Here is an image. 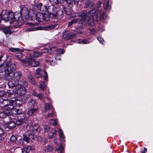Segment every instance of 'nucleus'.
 <instances>
[{"label":"nucleus","mask_w":153,"mask_h":153,"mask_svg":"<svg viewBox=\"0 0 153 153\" xmlns=\"http://www.w3.org/2000/svg\"><path fill=\"white\" fill-rule=\"evenodd\" d=\"M22 15L23 18L25 19L29 18V13L27 8H23L21 9L20 13L15 12L14 14L13 12H9V17L10 23L16 22L18 23V25L21 26L24 22V19H22Z\"/></svg>","instance_id":"nucleus-1"},{"label":"nucleus","mask_w":153,"mask_h":153,"mask_svg":"<svg viewBox=\"0 0 153 153\" xmlns=\"http://www.w3.org/2000/svg\"><path fill=\"white\" fill-rule=\"evenodd\" d=\"M91 13V11H89L87 13L85 11H82L79 13H77L76 14V16H79L80 18H74V23L77 24H84L86 26H93L94 25V19L89 14Z\"/></svg>","instance_id":"nucleus-2"},{"label":"nucleus","mask_w":153,"mask_h":153,"mask_svg":"<svg viewBox=\"0 0 153 153\" xmlns=\"http://www.w3.org/2000/svg\"><path fill=\"white\" fill-rule=\"evenodd\" d=\"M33 7L34 11H40L42 12L41 13L43 14L46 13V12L52 13L53 18H55L57 17V14H56L57 9L56 7H54L53 5H50L47 8L46 6H43L42 4L40 3L38 4H35L33 5Z\"/></svg>","instance_id":"nucleus-3"},{"label":"nucleus","mask_w":153,"mask_h":153,"mask_svg":"<svg viewBox=\"0 0 153 153\" xmlns=\"http://www.w3.org/2000/svg\"><path fill=\"white\" fill-rule=\"evenodd\" d=\"M22 76V74L19 71L12 73L10 76L6 77L3 76L2 78L5 80H8V85L10 88L14 87L19 83V80Z\"/></svg>","instance_id":"nucleus-4"},{"label":"nucleus","mask_w":153,"mask_h":153,"mask_svg":"<svg viewBox=\"0 0 153 153\" xmlns=\"http://www.w3.org/2000/svg\"><path fill=\"white\" fill-rule=\"evenodd\" d=\"M16 68V66L14 64L10 63L8 64L4 63L1 65L0 67V69L4 71L5 74L4 76H6V77L11 74Z\"/></svg>","instance_id":"nucleus-5"},{"label":"nucleus","mask_w":153,"mask_h":153,"mask_svg":"<svg viewBox=\"0 0 153 153\" xmlns=\"http://www.w3.org/2000/svg\"><path fill=\"white\" fill-rule=\"evenodd\" d=\"M27 24L30 25V27L27 28L26 30L28 31H35L37 30H44L49 31L54 29L56 27V24H50L48 26L46 27H35L33 25H32L31 23L27 22Z\"/></svg>","instance_id":"nucleus-6"},{"label":"nucleus","mask_w":153,"mask_h":153,"mask_svg":"<svg viewBox=\"0 0 153 153\" xmlns=\"http://www.w3.org/2000/svg\"><path fill=\"white\" fill-rule=\"evenodd\" d=\"M20 60L23 65H30L32 66L36 67L39 65V62L35 58H34L32 55H30L29 58L27 59V61L22 59H21Z\"/></svg>","instance_id":"nucleus-7"},{"label":"nucleus","mask_w":153,"mask_h":153,"mask_svg":"<svg viewBox=\"0 0 153 153\" xmlns=\"http://www.w3.org/2000/svg\"><path fill=\"white\" fill-rule=\"evenodd\" d=\"M17 86L18 88L16 90L14 91L13 90V88H11L9 91H7V94H9V96L10 95H13L14 94L15 96L22 97L26 93V91L19 87V86H16L15 87Z\"/></svg>","instance_id":"nucleus-8"},{"label":"nucleus","mask_w":153,"mask_h":153,"mask_svg":"<svg viewBox=\"0 0 153 153\" xmlns=\"http://www.w3.org/2000/svg\"><path fill=\"white\" fill-rule=\"evenodd\" d=\"M102 2L100 1H99L97 3V8L96 9H93L92 10H90L89 11H91V13L89 14L91 16L94 20H97V18L98 16V14L97 12H100L101 9L100 8Z\"/></svg>","instance_id":"nucleus-9"},{"label":"nucleus","mask_w":153,"mask_h":153,"mask_svg":"<svg viewBox=\"0 0 153 153\" xmlns=\"http://www.w3.org/2000/svg\"><path fill=\"white\" fill-rule=\"evenodd\" d=\"M44 129L45 132L47 133L48 138H53L56 136V131L53 128H50L48 126H45Z\"/></svg>","instance_id":"nucleus-10"},{"label":"nucleus","mask_w":153,"mask_h":153,"mask_svg":"<svg viewBox=\"0 0 153 153\" xmlns=\"http://www.w3.org/2000/svg\"><path fill=\"white\" fill-rule=\"evenodd\" d=\"M30 18H29L27 20L31 19L32 21H34L36 19L38 22H42L43 20V14L41 12H37L36 14L35 13H33L32 15H30Z\"/></svg>","instance_id":"nucleus-11"},{"label":"nucleus","mask_w":153,"mask_h":153,"mask_svg":"<svg viewBox=\"0 0 153 153\" xmlns=\"http://www.w3.org/2000/svg\"><path fill=\"white\" fill-rule=\"evenodd\" d=\"M56 14H57V17L56 18H54L53 17L52 13H45L43 14V20L45 21H49V19L50 18L53 19H57L60 18V16L59 14L61 16L62 14V12L61 11H59L58 12H57V9L56 10Z\"/></svg>","instance_id":"nucleus-12"},{"label":"nucleus","mask_w":153,"mask_h":153,"mask_svg":"<svg viewBox=\"0 0 153 153\" xmlns=\"http://www.w3.org/2000/svg\"><path fill=\"white\" fill-rule=\"evenodd\" d=\"M9 106V109L7 110V108L5 107V108L3 109L2 111H0V118H4L10 114L12 109V107L10 105Z\"/></svg>","instance_id":"nucleus-13"},{"label":"nucleus","mask_w":153,"mask_h":153,"mask_svg":"<svg viewBox=\"0 0 153 153\" xmlns=\"http://www.w3.org/2000/svg\"><path fill=\"white\" fill-rule=\"evenodd\" d=\"M0 105L2 107L3 109L6 107L7 110L9 109V107H10L9 105L12 106V109L13 108V102H11L10 100H4L1 101Z\"/></svg>","instance_id":"nucleus-14"},{"label":"nucleus","mask_w":153,"mask_h":153,"mask_svg":"<svg viewBox=\"0 0 153 153\" xmlns=\"http://www.w3.org/2000/svg\"><path fill=\"white\" fill-rule=\"evenodd\" d=\"M48 50H50L49 52H51L50 53H54V51H55L56 52L55 54L57 56L60 54H63L64 53L63 49H57L55 47H51L49 48V49H48Z\"/></svg>","instance_id":"nucleus-15"},{"label":"nucleus","mask_w":153,"mask_h":153,"mask_svg":"<svg viewBox=\"0 0 153 153\" xmlns=\"http://www.w3.org/2000/svg\"><path fill=\"white\" fill-rule=\"evenodd\" d=\"M41 131L39 126L38 124H34L30 127L29 131L35 134H38Z\"/></svg>","instance_id":"nucleus-16"},{"label":"nucleus","mask_w":153,"mask_h":153,"mask_svg":"<svg viewBox=\"0 0 153 153\" xmlns=\"http://www.w3.org/2000/svg\"><path fill=\"white\" fill-rule=\"evenodd\" d=\"M50 51V50H48V49L45 48L43 51L42 52H35L33 53V54H30V55H33L34 58H35V57H38L42 55L44 53H50L51 52H49Z\"/></svg>","instance_id":"nucleus-17"},{"label":"nucleus","mask_w":153,"mask_h":153,"mask_svg":"<svg viewBox=\"0 0 153 153\" xmlns=\"http://www.w3.org/2000/svg\"><path fill=\"white\" fill-rule=\"evenodd\" d=\"M0 19L1 18L6 21H9V12L6 10H3L2 12L1 16L0 15Z\"/></svg>","instance_id":"nucleus-18"},{"label":"nucleus","mask_w":153,"mask_h":153,"mask_svg":"<svg viewBox=\"0 0 153 153\" xmlns=\"http://www.w3.org/2000/svg\"><path fill=\"white\" fill-rule=\"evenodd\" d=\"M74 36V33H68L65 31L63 33L62 38L66 39H71Z\"/></svg>","instance_id":"nucleus-19"},{"label":"nucleus","mask_w":153,"mask_h":153,"mask_svg":"<svg viewBox=\"0 0 153 153\" xmlns=\"http://www.w3.org/2000/svg\"><path fill=\"white\" fill-rule=\"evenodd\" d=\"M44 112L45 113L47 111L49 110H51V111H54V109L52 106L51 105H49L48 103H46L44 105Z\"/></svg>","instance_id":"nucleus-20"},{"label":"nucleus","mask_w":153,"mask_h":153,"mask_svg":"<svg viewBox=\"0 0 153 153\" xmlns=\"http://www.w3.org/2000/svg\"><path fill=\"white\" fill-rule=\"evenodd\" d=\"M17 85L19 86L20 87L22 88L26 91V88L27 87V83L25 80H22L20 82V84L19 83Z\"/></svg>","instance_id":"nucleus-21"},{"label":"nucleus","mask_w":153,"mask_h":153,"mask_svg":"<svg viewBox=\"0 0 153 153\" xmlns=\"http://www.w3.org/2000/svg\"><path fill=\"white\" fill-rule=\"evenodd\" d=\"M53 149V146L51 144H48L46 146L44 149V151L45 152H51Z\"/></svg>","instance_id":"nucleus-22"},{"label":"nucleus","mask_w":153,"mask_h":153,"mask_svg":"<svg viewBox=\"0 0 153 153\" xmlns=\"http://www.w3.org/2000/svg\"><path fill=\"white\" fill-rule=\"evenodd\" d=\"M31 151V148L30 146H27L22 149V153H29Z\"/></svg>","instance_id":"nucleus-23"},{"label":"nucleus","mask_w":153,"mask_h":153,"mask_svg":"<svg viewBox=\"0 0 153 153\" xmlns=\"http://www.w3.org/2000/svg\"><path fill=\"white\" fill-rule=\"evenodd\" d=\"M33 95L39 98L40 100L43 99L44 97L43 94L42 93L37 94L36 92L34 91L33 93Z\"/></svg>","instance_id":"nucleus-24"},{"label":"nucleus","mask_w":153,"mask_h":153,"mask_svg":"<svg viewBox=\"0 0 153 153\" xmlns=\"http://www.w3.org/2000/svg\"><path fill=\"white\" fill-rule=\"evenodd\" d=\"M52 56L50 55L48 56L47 58L46 59V61L48 62H50V64L52 65H54L56 64V62L53 61V60H52L51 58L52 57Z\"/></svg>","instance_id":"nucleus-25"},{"label":"nucleus","mask_w":153,"mask_h":153,"mask_svg":"<svg viewBox=\"0 0 153 153\" xmlns=\"http://www.w3.org/2000/svg\"><path fill=\"white\" fill-rule=\"evenodd\" d=\"M3 32L5 34H10L12 33L9 27H4L2 28Z\"/></svg>","instance_id":"nucleus-26"},{"label":"nucleus","mask_w":153,"mask_h":153,"mask_svg":"<svg viewBox=\"0 0 153 153\" xmlns=\"http://www.w3.org/2000/svg\"><path fill=\"white\" fill-rule=\"evenodd\" d=\"M9 50L11 52H22L24 51L23 50L19 48H11L9 49Z\"/></svg>","instance_id":"nucleus-27"},{"label":"nucleus","mask_w":153,"mask_h":153,"mask_svg":"<svg viewBox=\"0 0 153 153\" xmlns=\"http://www.w3.org/2000/svg\"><path fill=\"white\" fill-rule=\"evenodd\" d=\"M35 101L33 99H30L27 104V105L29 107H33L35 105Z\"/></svg>","instance_id":"nucleus-28"},{"label":"nucleus","mask_w":153,"mask_h":153,"mask_svg":"<svg viewBox=\"0 0 153 153\" xmlns=\"http://www.w3.org/2000/svg\"><path fill=\"white\" fill-rule=\"evenodd\" d=\"M59 134L60 138L63 141H65V137L63 135V132L60 129H59Z\"/></svg>","instance_id":"nucleus-29"},{"label":"nucleus","mask_w":153,"mask_h":153,"mask_svg":"<svg viewBox=\"0 0 153 153\" xmlns=\"http://www.w3.org/2000/svg\"><path fill=\"white\" fill-rule=\"evenodd\" d=\"M104 7L105 9L107 10L111 9V5L109 4L108 1L106 2L105 4H104Z\"/></svg>","instance_id":"nucleus-30"},{"label":"nucleus","mask_w":153,"mask_h":153,"mask_svg":"<svg viewBox=\"0 0 153 153\" xmlns=\"http://www.w3.org/2000/svg\"><path fill=\"white\" fill-rule=\"evenodd\" d=\"M12 110V112L15 114H19L21 113V110L19 109L15 108Z\"/></svg>","instance_id":"nucleus-31"},{"label":"nucleus","mask_w":153,"mask_h":153,"mask_svg":"<svg viewBox=\"0 0 153 153\" xmlns=\"http://www.w3.org/2000/svg\"><path fill=\"white\" fill-rule=\"evenodd\" d=\"M89 31V32L91 34L95 35L97 33V31L95 30L94 28H90L88 29L87 30V31Z\"/></svg>","instance_id":"nucleus-32"},{"label":"nucleus","mask_w":153,"mask_h":153,"mask_svg":"<svg viewBox=\"0 0 153 153\" xmlns=\"http://www.w3.org/2000/svg\"><path fill=\"white\" fill-rule=\"evenodd\" d=\"M37 110V108H32L29 110L27 112V114L28 115H32Z\"/></svg>","instance_id":"nucleus-33"},{"label":"nucleus","mask_w":153,"mask_h":153,"mask_svg":"<svg viewBox=\"0 0 153 153\" xmlns=\"http://www.w3.org/2000/svg\"><path fill=\"white\" fill-rule=\"evenodd\" d=\"M27 79L32 84L34 83V79L32 76L30 74L28 75V76Z\"/></svg>","instance_id":"nucleus-34"},{"label":"nucleus","mask_w":153,"mask_h":153,"mask_svg":"<svg viewBox=\"0 0 153 153\" xmlns=\"http://www.w3.org/2000/svg\"><path fill=\"white\" fill-rule=\"evenodd\" d=\"M46 86V85L44 82H42L40 84V88L41 89V91H44Z\"/></svg>","instance_id":"nucleus-35"},{"label":"nucleus","mask_w":153,"mask_h":153,"mask_svg":"<svg viewBox=\"0 0 153 153\" xmlns=\"http://www.w3.org/2000/svg\"><path fill=\"white\" fill-rule=\"evenodd\" d=\"M42 72H43L44 74L42 76L44 77V79L46 81H48V75L47 72L45 70L42 71Z\"/></svg>","instance_id":"nucleus-36"},{"label":"nucleus","mask_w":153,"mask_h":153,"mask_svg":"<svg viewBox=\"0 0 153 153\" xmlns=\"http://www.w3.org/2000/svg\"><path fill=\"white\" fill-rule=\"evenodd\" d=\"M93 6V4L92 2L91 3L89 1H87L85 2V7L87 8L88 7Z\"/></svg>","instance_id":"nucleus-37"},{"label":"nucleus","mask_w":153,"mask_h":153,"mask_svg":"<svg viewBox=\"0 0 153 153\" xmlns=\"http://www.w3.org/2000/svg\"><path fill=\"white\" fill-rule=\"evenodd\" d=\"M51 113H48L47 115L45 116V118H47L49 117H51L55 115V113H54V111H51Z\"/></svg>","instance_id":"nucleus-38"},{"label":"nucleus","mask_w":153,"mask_h":153,"mask_svg":"<svg viewBox=\"0 0 153 153\" xmlns=\"http://www.w3.org/2000/svg\"><path fill=\"white\" fill-rule=\"evenodd\" d=\"M79 44H87L89 43V42L87 40L84 39H80L78 42Z\"/></svg>","instance_id":"nucleus-39"},{"label":"nucleus","mask_w":153,"mask_h":153,"mask_svg":"<svg viewBox=\"0 0 153 153\" xmlns=\"http://www.w3.org/2000/svg\"><path fill=\"white\" fill-rule=\"evenodd\" d=\"M23 140L26 142L27 143H28L29 142V138L28 136H27V135L24 134L23 135Z\"/></svg>","instance_id":"nucleus-40"},{"label":"nucleus","mask_w":153,"mask_h":153,"mask_svg":"<svg viewBox=\"0 0 153 153\" xmlns=\"http://www.w3.org/2000/svg\"><path fill=\"white\" fill-rule=\"evenodd\" d=\"M50 123L51 125L55 126L57 124V120L54 119L53 120L51 119L50 120Z\"/></svg>","instance_id":"nucleus-41"},{"label":"nucleus","mask_w":153,"mask_h":153,"mask_svg":"<svg viewBox=\"0 0 153 153\" xmlns=\"http://www.w3.org/2000/svg\"><path fill=\"white\" fill-rule=\"evenodd\" d=\"M31 132V133H30L28 136L29 139H33L35 138L36 137V135L35 134H34L33 133H32V132Z\"/></svg>","instance_id":"nucleus-42"},{"label":"nucleus","mask_w":153,"mask_h":153,"mask_svg":"<svg viewBox=\"0 0 153 153\" xmlns=\"http://www.w3.org/2000/svg\"><path fill=\"white\" fill-rule=\"evenodd\" d=\"M9 127L10 128H14L16 126V124L14 122H9Z\"/></svg>","instance_id":"nucleus-43"},{"label":"nucleus","mask_w":153,"mask_h":153,"mask_svg":"<svg viewBox=\"0 0 153 153\" xmlns=\"http://www.w3.org/2000/svg\"><path fill=\"white\" fill-rule=\"evenodd\" d=\"M107 15L105 12L101 13L100 15V18L101 19H103L107 17Z\"/></svg>","instance_id":"nucleus-44"},{"label":"nucleus","mask_w":153,"mask_h":153,"mask_svg":"<svg viewBox=\"0 0 153 153\" xmlns=\"http://www.w3.org/2000/svg\"><path fill=\"white\" fill-rule=\"evenodd\" d=\"M52 5L54 4H58V0H48Z\"/></svg>","instance_id":"nucleus-45"},{"label":"nucleus","mask_w":153,"mask_h":153,"mask_svg":"<svg viewBox=\"0 0 153 153\" xmlns=\"http://www.w3.org/2000/svg\"><path fill=\"white\" fill-rule=\"evenodd\" d=\"M57 151H60L61 153H62L64 151V148L62 145L60 146L57 149Z\"/></svg>","instance_id":"nucleus-46"},{"label":"nucleus","mask_w":153,"mask_h":153,"mask_svg":"<svg viewBox=\"0 0 153 153\" xmlns=\"http://www.w3.org/2000/svg\"><path fill=\"white\" fill-rule=\"evenodd\" d=\"M97 39L99 40V42L102 44H103L104 42V40L102 37H98L97 38Z\"/></svg>","instance_id":"nucleus-47"},{"label":"nucleus","mask_w":153,"mask_h":153,"mask_svg":"<svg viewBox=\"0 0 153 153\" xmlns=\"http://www.w3.org/2000/svg\"><path fill=\"white\" fill-rule=\"evenodd\" d=\"M20 52L16 53L15 54L16 56L19 59H20L22 56V54Z\"/></svg>","instance_id":"nucleus-48"},{"label":"nucleus","mask_w":153,"mask_h":153,"mask_svg":"<svg viewBox=\"0 0 153 153\" xmlns=\"http://www.w3.org/2000/svg\"><path fill=\"white\" fill-rule=\"evenodd\" d=\"M22 123V119H18V120H16V123H15L16 125H20Z\"/></svg>","instance_id":"nucleus-49"},{"label":"nucleus","mask_w":153,"mask_h":153,"mask_svg":"<svg viewBox=\"0 0 153 153\" xmlns=\"http://www.w3.org/2000/svg\"><path fill=\"white\" fill-rule=\"evenodd\" d=\"M10 140L11 141L14 142L16 141L17 139L15 136H12L10 138Z\"/></svg>","instance_id":"nucleus-50"},{"label":"nucleus","mask_w":153,"mask_h":153,"mask_svg":"<svg viewBox=\"0 0 153 153\" xmlns=\"http://www.w3.org/2000/svg\"><path fill=\"white\" fill-rule=\"evenodd\" d=\"M16 103L18 105V106H20L22 103V101L20 100H17L16 101Z\"/></svg>","instance_id":"nucleus-51"},{"label":"nucleus","mask_w":153,"mask_h":153,"mask_svg":"<svg viewBox=\"0 0 153 153\" xmlns=\"http://www.w3.org/2000/svg\"><path fill=\"white\" fill-rule=\"evenodd\" d=\"M75 0H66V1L70 4H73L75 3Z\"/></svg>","instance_id":"nucleus-52"},{"label":"nucleus","mask_w":153,"mask_h":153,"mask_svg":"<svg viewBox=\"0 0 153 153\" xmlns=\"http://www.w3.org/2000/svg\"><path fill=\"white\" fill-rule=\"evenodd\" d=\"M74 20H73V19L71 21L69 22L68 23V26H70L73 23H74Z\"/></svg>","instance_id":"nucleus-53"},{"label":"nucleus","mask_w":153,"mask_h":153,"mask_svg":"<svg viewBox=\"0 0 153 153\" xmlns=\"http://www.w3.org/2000/svg\"><path fill=\"white\" fill-rule=\"evenodd\" d=\"M40 71H41V70L40 68H39L37 69L36 71V74H40Z\"/></svg>","instance_id":"nucleus-54"},{"label":"nucleus","mask_w":153,"mask_h":153,"mask_svg":"<svg viewBox=\"0 0 153 153\" xmlns=\"http://www.w3.org/2000/svg\"><path fill=\"white\" fill-rule=\"evenodd\" d=\"M4 92L3 91L0 92V97L4 96Z\"/></svg>","instance_id":"nucleus-55"},{"label":"nucleus","mask_w":153,"mask_h":153,"mask_svg":"<svg viewBox=\"0 0 153 153\" xmlns=\"http://www.w3.org/2000/svg\"><path fill=\"white\" fill-rule=\"evenodd\" d=\"M64 1H66V0H58V3H59L62 4L63 3Z\"/></svg>","instance_id":"nucleus-56"},{"label":"nucleus","mask_w":153,"mask_h":153,"mask_svg":"<svg viewBox=\"0 0 153 153\" xmlns=\"http://www.w3.org/2000/svg\"><path fill=\"white\" fill-rule=\"evenodd\" d=\"M41 76V75L40 74H36L35 75V77L36 78H39Z\"/></svg>","instance_id":"nucleus-57"},{"label":"nucleus","mask_w":153,"mask_h":153,"mask_svg":"<svg viewBox=\"0 0 153 153\" xmlns=\"http://www.w3.org/2000/svg\"><path fill=\"white\" fill-rule=\"evenodd\" d=\"M4 134L3 130L1 128H0V135H2Z\"/></svg>","instance_id":"nucleus-58"},{"label":"nucleus","mask_w":153,"mask_h":153,"mask_svg":"<svg viewBox=\"0 0 153 153\" xmlns=\"http://www.w3.org/2000/svg\"><path fill=\"white\" fill-rule=\"evenodd\" d=\"M147 149L146 148H144L143 149V150L142 151V153H145L147 151Z\"/></svg>","instance_id":"nucleus-59"},{"label":"nucleus","mask_w":153,"mask_h":153,"mask_svg":"<svg viewBox=\"0 0 153 153\" xmlns=\"http://www.w3.org/2000/svg\"><path fill=\"white\" fill-rule=\"evenodd\" d=\"M3 57V55L2 54L0 55V61L1 60L2 58Z\"/></svg>","instance_id":"nucleus-60"},{"label":"nucleus","mask_w":153,"mask_h":153,"mask_svg":"<svg viewBox=\"0 0 153 153\" xmlns=\"http://www.w3.org/2000/svg\"><path fill=\"white\" fill-rule=\"evenodd\" d=\"M56 140H57L56 139H54V142L55 143H57V142H56Z\"/></svg>","instance_id":"nucleus-61"},{"label":"nucleus","mask_w":153,"mask_h":153,"mask_svg":"<svg viewBox=\"0 0 153 153\" xmlns=\"http://www.w3.org/2000/svg\"><path fill=\"white\" fill-rule=\"evenodd\" d=\"M55 59H56V60H58V59H59L60 60H61V59H60V58H58L57 59L56 58V57H55Z\"/></svg>","instance_id":"nucleus-62"},{"label":"nucleus","mask_w":153,"mask_h":153,"mask_svg":"<svg viewBox=\"0 0 153 153\" xmlns=\"http://www.w3.org/2000/svg\"><path fill=\"white\" fill-rule=\"evenodd\" d=\"M78 33H79V34H80V33H82V32L81 31H79V32H78Z\"/></svg>","instance_id":"nucleus-63"},{"label":"nucleus","mask_w":153,"mask_h":153,"mask_svg":"<svg viewBox=\"0 0 153 153\" xmlns=\"http://www.w3.org/2000/svg\"><path fill=\"white\" fill-rule=\"evenodd\" d=\"M47 99H48V100L49 101V103H51L50 102V101L49 100L50 99L48 97H47Z\"/></svg>","instance_id":"nucleus-64"}]
</instances>
